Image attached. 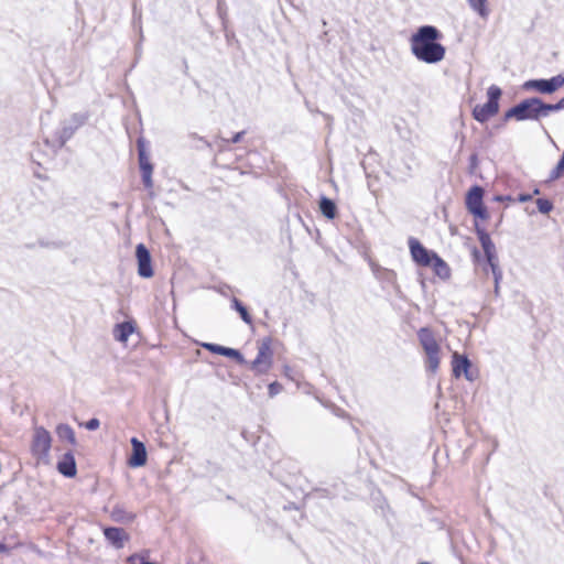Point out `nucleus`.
<instances>
[{"instance_id":"obj_5","label":"nucleus","mask_w":564,"mask_h":564,"mask_svg":"<svg viewBox=\"0 0 564 564\" xmlns=\"http://www.w3.org/2000/svg\"><path fill=\"white\" fill-rule=\"evenodd\" d=\"M272 337L267 336L258 343V354L256 358L248 362V367L256 375H265L273 365Z\"/></svg>"},{"instance_id":"obj_21","label":"nucleus","mask_w":564,"mask_h":564,"mask_svg":"<svg viewBox=\"0 0 564 564\" xmlns=\"http://www.w3.org/2000/svg\"><path fill=\"white\" fill-rule=\"evenodd\" d=\"M318 207L321 214L327 219H334L338 214V208L334 199L322 195L319 197Z\"/></svg>"},{"instance_id":"obj_49","label":"nucleus","mask_w":564,"mask_h":564,"mask_svg":"<svg viewBox=\"0 0 564 564\" xmlns=\"http://www.w3.org/2000/svg\"><path fill=\"white\" fill-rule=\"evenodd\" d=\"M34 176L40 178V180H47V176H44L41 173H35Z\"/></svg>"},{"instance_id":"obj_3","label":"nucleus","mask_w":564,"mask_h":564,"mask_svg":"<svg viewBox=\"0 0 564 564\" xmlns=\"http://www.w3.org/2000/svg\"><path fill=\"white\" fill-rule=\"evenodd\" d=\"M419 341L426 355V371L435 373L440 367L441 347L436 341L433 332L429 327H422L417 332Z\"/></svg>"},{"instance_id":"obj_1","label":"nucleus","mask_w":564,"mask_h":564,"mask_svg":"<svg viewBox=\"0 0 564 564\" xmlns=\"http://www.w3.org/2000/svg\"><path fill=\"white\" fill-rule=\"evenodd\" d=\"M442 32L434 25H421L410 37L411 53L426 64H437L443 61L446 47L440 43Z\"/></svg>"},{"instance_id":"obj_54","label":"nucleus","mask_w":564,"mask_h":564,"mask_svg":"<svg viewBox=\"0 0 564 564\" xmlns=\"http://www.w3.org/2000/svg\"><path fill=\"white\" fill-rule=\"evenodd\" d=\"M501 221H502V218H499V220H497L496 227H499Z\"/></svg>"},{"instance_id":"obj_42","label":"nucleus","mask_w":564,"mask_h":564,"mask_svg":"<svg viewBox=\"0 0 564 564\" xmlns=\"http://www.w3.org/2000/svg\"><path fill=\"white\" fill-rule=\"evenodd\" d=\"M496 202H511L513 198L510 195H496L494 197Z\"/></svg>"},{"instance_id":"obj_31","label":"nucleus","mask_w":564,"mask_h":564,"mask_svg":"<svg viewBox=\"0 0 564 564\" xmlns=\"http://www.w3.org/2000/svg\"><path fill=\"white\" fill-rule=\"evenodd\" d=\"M200 346L212 354L223 356L226 346L214 344V343H202Z\"/></svg>"},{"instance_id":"obj_44","label":"nucleus","mask_w":564,"mask_h":564,"mask_svg":"<svg viewBox=\"0 0 564 564\" xmlns=\"http://www.w3.org/2000/svg\"><path fill=\"white\" fill-rule=\"evenodd\" d=\"M138 557H139V554H137V553L135 554H131V555H129L127 557V562L128 563H134Z\"/></svg>"},{"instance_id":"obj_8","label":"nucleus","mask_w":564,"mask_h":564,"mask_svg":"<svg viewBox=\"0 0 564 564\" xmlns=\"http://www.w3.org/2000/svg\"><path fill=\"white\" fill-rule=\"evenodd\" d=\"M51 447V433L44 426H35L31 442L32 455L39 460H45L48 457Z\"/></svg>"},{"instance_id":"obj_29","label":"nucleus","mask_w":564,"mask_h":564,"mask_svg":"<svg viewBox=\"0 0 564 564\" xmlns=\"http://www.w3.org/2000/svg\"><path fill=\"white\" fill-rule=\"evenodd\" d=\"M535 203L538 210L543 215H547L554 208L553 202L549 198H538Z\"/></svg>"},{"instance_id":"obj_57","label":"nucleus","mask_w":564,"mask_h":564,"mask_svg":"<svg viewBox=\"0 0 564 564\" xmlns=\"http://www.w3.org/2000/svg\"><path fill=\"white\" fill-rule=\"evenodd\" d=\"M290 370H291V368L286 366L285 367V372H289Z\"/></svg>"},{"instance_id":"obj_10","label":"nucleus","mask_w":564,"mask_h":564,"mask_svg":"<svg viewBox=\"0 0 564 564\" xmlns=\"http://www.w3.org/2000/svg\"><path fill=\"white\" fill-rule=\"evenodd\" d=\"M411 258L413 262L420 267H426L431 264V260L435 256L434 250L427 249L419 239L410 237L408 240Z\"/></svg>"},{"instance_id":"obj_48","label":"nucleus","mask_w":564,"mask_h":564,"mask_svg":"<svg viewBox=\"0 0 564 564\" xmlns=\"http://www.w3.org/2000/svg\"><path fill=\"white\" fill-rule=\"evenodd\" d=\"M140 564H158V563L142 558Z\"/></svg>"},{"instance_id":"obj_6","label":"nucleus","mask_w":564,"mask_h":564,"mask_svg":"<svg viewBox=\"0 0 564 564\" xmlns=\"http://www.w3.org/2000/svg\"><path fill=\"white\" fill-rule=\"evenodd\" d=\"M484 188L478 184L470 186L466 193L465 206L475 219L487 220L489 218L488 208L484 203Z\"/></svg>"},{"instance_id":"obj_51","label":"nucleus","mask_w":564,"mask_h":564,"mask_svg":"<svg viewBox=\"0 0 564 564\" xmlns=\"http://www.w3.org/2000/svg\"><path fill=\"white\" fill-rule=\"evenodd\" d=\"M539 194H540V189L538 187H535L531 195L533 196V195H539Z\"/></svg>"},{"instance_id":"obj_26","label":"nucleus","mask_w":564,"mask_h":564,"mask_svg":"<svg viewBox=\"0 0 564 564\" xmlns=\"http://www.w3.org/2000/svg\"><path fill=\"white\" fill-rule=\"evenodd\" d=\"M224 357L230 358L235 360L239 365H247L248 361L246 360L245 356L241 354L239 349L226 347L224 350Z\"/></svg>"},{"instance_id":"obj_18","label":"nucleus","mask_w":564,"mask_h":564,"mask_svg":"<svg viewBox=\"0 0 564 564\" xmlns=\"http://www.w3.org/2000/svg\"><path fill=\"white\" fill-rule=\"evenodd\" d=\"M134 330L135 323L133 321H123L115 325L112 335L117 341L126 343Z\"/></svg>"},{"instance_id":"obj_32","label":"nucleus","mask_w":564,"mask_h":564,"mask_svg":"<svg viewBox=\"0 0 564 564\" xmlns=\"http://www.w3.org/2000/svg\"><path fill=\"white\" fill-rule=\"evenodd\" d=\"M510 119H516L517 121H521L520 120V112H519V108H518L517 104L514 106H512L511 108H509L503 113V118H502L503 122H507Z\"/></svg>"},{"instance_id":"obj_35","label":"nucleus","mask_w":564,"mask_h":564,"mask_svg":"<svg viewBox=\"0 0 564 564\" xmlns=\"http://www.w3.org/2000/svg\"><path fill=\"white\" fill-rule=\"evenodd\" d=\"M282 389H283V387L280 382L273 381V382L269 383V386H268V394L270 398H273L276 394H279L282 391Z\"/></svg>"},{"instance_id":"obj_40","label":"nucleus","mask_w":564,"mask_h":564,"mask_svg":"<svg viewBox=\"0 0 564 564\" xmlns=\"http://www.w3.org/2000/svg\"><path fill=\"white\" fill-rule=\"evenodd\" d=\"M487 267H488V268H484V271H485L486 273H488V270H490V271H491L492 276H494V275H497V274L499 275L500 273H502V271H501V269H500V265H499V262H497V263H492V264H488Z\"/></svg>"},{"instance_id":"obj_7","label":"nucleus","mask_w":564,"mask_h":564,"mask_svg":"<svg viewBox=\"0 0 564 564\" xmlns=\"http://www.w3.org/2000/svg\"><path fill=\"white\" fill-rule=\"evenodd\" d=\"M564 86V75L558 74L551 78H532L522 84L525 91H538L543 95H552Z\"/></svg>"},{"instance_id":"obj_28","label":"nucleus","mask_w":564,"mask_h":564,"mask_svg":"<svg viewBox=\"0 0 564 564\" xmlns=\"http://www.w3.org/2000/svg\"><path fill=\"white\" fill-rule=\"evenodd\" d=\"M563 174H564V150H563V153L560 156V160L557 161L556 165L551 171L547 181L549 182L556 181V180L561 178L563 176Z\"/></svg>"},{"instance_id":"obj_50","label":"nucleus","mask_w":564,"mask_h":564,"mask_svg":"<svg viewBox=\"0 0 564 564\" xmlns=\"http://www.w3.org/2000/svg\"><path fill=\"white\" fill-rule=\"evenodd\" d=\"M39 245H40L41 247H44V248H46V247H48V246H50V243H48V242H45V241H43V240H40V241H39Z\"/></svg>"},{"instance_id":"obj_41","label":"nucleus","mask_w":564,"mask_h":564,"mask_svg":"<svg viewBox=\"0 0 564 564\" xmlns=\"http://www.w3.org/2000/svg\"><path fill=\"white\" fill-rule=\"evenodd\" d=\"M531 199H532V195L529 193H520L517 197V200L519 203H527V202H530Z\"/></svg>"},{"instance_id":"obj_38","label":"nucleus","mask_w":564,"mask_h":564,"mask_svg":"<svg viewBox=\"0 0 564 564\" xmlns=\"http://www.w3.org/2000/svg\"><path fill=\"white\" fill-rule=\"evenodd\" d=\"M484 259H485L487 265L499 262L497 250L489 252V254L485 253Z\"/></svg>"},{"instance_id":"obj_53","label":"nucleus","mask_w":564,"mask_h":564,"mask_svg":"<svg viewBox=\"0 0 564 564\" xmlns=\"http://www.w3.org/2000/svg\"><path fill=\"white\" fill-rule=\"evenodd\" d=\"M501 221H502V218H499V220H497L496 227H499Z\"/></svg>"},{"instance_id":"obj_56","label":"nucleus","mask_w":564,"mask_h":564,"mask_svg":"<svg viewBox=\"0 0 564 564\" xmlns=\"http://www.w3.org/2000/svg\"><path fill=\"white\" fill-rule=\"evenodd\" d=\"M501 221H502V218H499V220H497L496 227H499Z\"/></svg>"},{"instance_id":"obj_17","label":"nucleus","mask_w":564,"mask_h":564,"mask_svg":"<svg viewBox=\"0 0 564 564\" xmlns=\"http://www.w3.org/2000/svg\"><path fill=\"white\" fill-rule=\"evenodd\" d=\"M57 471L66 478H73L77 474L75 456L72 452H66L56 464Z\"/></svg>"},{"instance_id":"obj_43","label":"nucleus","mask_w":564,"mask_h":564,"mask_svg":"<svg viewBox=\"0 0 564 564\" xmlns=\"http://www.w3.org/2000/svg\"><path fill=\"white\" fill-rule=\"evenodd\" d=\"M471 256H473L474 261H480L482 259V256H481L480 251L477 249V247H474V249L471 251Z\"/></svg>"},{"instance_id":"obj_22","label":"nucleus","mask_w":564,"mask_h":564,"mask_svg":"<svg viewBox=\"0 0 564 564\" xmlns=\"http://www.w3.org/2000/svg\"><path fill=\"white\" fill-rule=\"evenodd\" d=\"M135 513L127 511L122 505H115L110 511V518L118 523H131L135 519Z\"/></svg>"},{"instance_id":"obj_47","label":"nucleus","mask_w":564,"mask_h":564,"mask_svg":"<svg viewBox=\"0 0 564 564\" xmlns=\"http://www.w3.org/2000/svg\"><path fill=\"white\" fill-rule=\"evenodd\" d=\"M44 142H45V144H46V145L51 147V148L54 150V148H53L54 140H53V141H51L48 138H46V139L44 140Z\"/></svg>"},{"instance_id":"obj_37","label":"nucleus","mask_w":564,"mask_h":564,"mask_svg":"<svg viewBox=\"0 0 564 564\" xmlns=\"http://www.w3.org/2000/svg\"><path fill=\"white\" fill-rule=\"evenodd\" d=\"M246 134V131L242 130V131H239V132H236L230 140H226V139H221L223 142L225 143H239L243 135Z\"/></svg>"},{"instance_id":"obj_27","label":"nucleus","mask_w":564,"mask_h":564,"mask_svg":"<svg viewBox=\"0 0 564 564\" xmlns=\"http://www.w3.org/2000/svg\"><path fill=\"white\" fill-rule=\"evenodd\" d=\"M188 138H191L194 141H196V143L192 145V148H194L196 150L202 151V150H205V149H208V150L213 149V145H212V143L209 141H207L204 137H199L195 132L189 133Z\"/></svg>"},{"instance_id":"obj_46","label":"nucleus","mask_w":564,"mask_h":564,"mask_svg":"<svg viewBox=\"0 0 564 564\" xmlns=\"http://www.w3.org/2000/svg\"><path fill=\"white\" fill-rule=\"evenodd\" d=\"M560 110H564V96L557 101Z\"/></svg>"},{"instance_id":"obj_20","label":"nucleus","mask_w":564,"mask_h":564,"mask_svg":"<svg viewBox=\"0 0 564 564\" xmlns=\"http://www.w3.org/2000/svg\"><path fill=\"white\" fill-rule=\"evenodd\" d=\"M432 268L434 273L442 280H447L451 278V268L447 262L441 258L437 253L431 260V264L427 265Z\"/></svg>"},{"instance_id":"obj_45","label":"nucleus","mask_w":564,"mask_h":564,"mask_svg":"<svg viewBox=\"0 0 564 564\" xmlns=\"http://www.w3.org/2000/svg\"><path fill=\"white\" fill-rule=\"evenodd\" d=\"M8 551H9L8 545L4 543H0V553L8 552Z\"/></svg>"},{"instance_id":"obj_24","label":"nucleus","mask_w":564,"mask_h":564,"mask_svg":"<svg viewBox=\"0 0 564 564\" xmlns=\"http://www.w3.org/2000/svg\"><path fill=\"white\" fill-rule=\"evenodd\" d=\"M56 435L59 440H65L72 445L76 444L74 429L67 423H59L55 429Z\"/></svg>"},{"instance_id":"obj_12","label":"nucleus","mask_w":564,"mask_h":564,"mask_svg":"<svg viewBox=\"0 0 564 564\" xmlns=\"http://www.w3.org/2000/svg\"><path fill=\"white\" fill-rule=\"evenodd\" d=\"M135 259L138 263V274L143 279H150L154 274L152 267V257L144 243H138L135 247Z\"/></svg>"},{"instance_id":"obj_39","label":"nucleus","mask_w":564,"mask_h":564,"mask_svg":"<svg viewBox=\"0 0 564 564\" xmlns=\"http://www.w3.org/2000/svg\"><path fill=\"white\" fill-rule=\"evenodd\" d=\"M494 293H495V296H499L500 295V282L502 280V273H500L499 275H494Z\"/></svg>"},{"instance_id":"obj_9","label":"nucleus","mask_w":564,"mask_h":564,"mask_svg":"<svg viewBox=\"0 0 564 564\" xmlns=\"http://www.w3.org/2000/svg\"><path fill=\"white\" fill-rule=\"evenodd\" d=\"M137 150H138V161L139 169L141 172L142 183L147 189H151L153 187V164L150 161V156L147 149V142L144 138L140 137L137 140Z\"/></svg>"},{"instance_id":"obj_19","label":"nucleus","mask_w":564,"mask_h":564,"mask_svg":"<svg viewBox=\"0 0 564 564\" xmlns=\"http://www.w3.org/2000/svg\"><path fill=\"white\" fill-rule=\"evenodd\" d=\"M474 228L475 234L477 235V238L479 240V243L484 250V254H489V252L495 251L496 246L491 240L489 232L484 227H481L477 221H475Z\"/></svg>"},{"instance_id":"obj_23","label":"nucleus","mask_w":564,"mask_h":564,"mask_svg":"<svg viewBox=\"0 0 564 564\" xmlns=\"http://www.w3.org/2000/svg\"><path fill=\"white\" fill-rule=\"evenodd\" d=\"M230 307L236 311L239 315H240V318L248 325H252V316L251 314L249 313L247 306L239 300L237 299L236 296H234L231 299V304H230Z\"/></svg>"},{"instance_id":"obj_52","label":"nucleus","mask_w":564,"mask_h":564,"mask_svg":"<svg viewBox=\"0 0 564 564\" xmlns=\"http://www.w3.org/2000/svg\"><path fill=\"white\" fill-rule=\"evenodd\" d=\"M184 67H185V70H184V72H185V73H187L188 65H187L186 61H184Z\"/></svg>"},{"instance_id":"obj_14","label":"nucleus","mask_w":564,"mask_h":564,"mask_svg":"<svg viewBox=\"0 0 564 564\" xmlns=\"http://www.w3.org/2000/svg\"><path fill=\"white\" fill-rule=\"evenodd\" d=\"M131 453L128 456L127 464L131 468H139L147 464L148 453L143 442L133 436L130 440Z\"/></svg>"},{"instance_id":"obj_13","label":"nucleus","mask_w":564,"mask_h":564,"mask_svg":"<svg viewBox=\"0 0 564 564\" xmlns=\"http://www.w3.org/2000/svg\"><path fill=\"white\" fill-rule=\"evenodd\" d=\"M520 120L539 121L541 119L540 97H529L518 104Z\"/></svg>"},{"instance_id":"obj_36","label":"nucleus","mask_w":564,"mask_h":564,"mask_svg":"<svg viewBox=\"0 0 564 564\" xmlns=\"http://www.w3.org/2000/svg\"><path fill=\"white\" fill-rule=\"evenodd\" d=\"M84 425L88 431H96L100 426V421L97 417H91Z\"/></svg>"},{"instance_id":"obj_16","label":"nucleus","mask_w":564,"mask_h":564,"mask_svg":"<svg viewBox=\"0 0 564 564\" xmlns=\"http://www.w3.org/2000/svg\"><path fill=\"white\" fill-rule=\"evenodd\" d=\"M102 533L107 542L117 550L122 549L130 539L126 530L119 527H104Z\"/></svg>"},{"instance_id":"obj_25","label":"nucleus","mask_w":564,"mask_h":564,"mask_svg":"<svg viewBox=\"0 0 564 564\" xmlns=\"http://www.w3.org/2000/svg\"><path fill=\"white\" fill-rule=\"evenodd\" d=\"M487 0H468L470 8L480 17L486 19L489 15Z\"/></svg>"},{"instance_id":"obj_33","label":"nucleus","mask_w":564,"mask_h":564,"mask_svg":"<svg viewBox=\"0 0 564 564\" xmlns=\"http://www.w3.org/2000/svg\"><path fill=\"white\" fill-rule=\"evenodd\" d=\"M510 119H516L517 121H521L520 120V112H519V108H518L517 104L514 106H512L511 108H509L503 113V118H502L503 122H507Z\"/></svg>"},{"instance_id":"obj_55","label":"nucleus","mask_w":564,"mask_h":564,"mask_svg":"<svg viewBox=\"0 0 564 564\" xmlns=\"http://www.w3.org/2000/svg\"><path fill=\"white\" fill-rule=\"evenodd\" d=\"M501 221H502V218H499V220H497L496 227H499Z\"/></svg>"},{"instance_id":"obj_2","label":"nucleus","mask_w":564,"mask_h":564,"mask_svg":"<svg viewBox=\"0 0 564 564\" xmlns=\"http://www.w3.org/2000/svg\"><path fill=\"white\" fill-rule=\"evenodd\" d=\"M90 115L88 111L75 112L68 119L61 122V128L55 132V139L53 143L54 152L61 150L68 140L73 138L76 131L83 127L89 119Z\"/></svg>"},{"instance_id":"obj_15","label":"nucleus","mask_w":564,"mask_h":564,"mask_svg":"<svg viewBox=\"0 0 564 564\" xmlns=\"http://www.w3.org/2000/svg\"><path fill=\"white\" fill-rule=\"evenodd\" d=\"M371 269L377 280H379L382 283L391 285L394 289L395 294L398 296H401L402 291L398 283L395 271L375 263L371 264Z\"/></svg>"},{"instance_id":"obj_11","label":"nucleus","mask_w":564,"mask_h":564,"mask_svg":"<svg viewBox=\"0 0 564 564\" xmlns=\"http://www.w3.org/2000/svg\"><path fill=\"white\" fill-rule=\"evenodd\" d=\"M452 373L456 379L462 376L468 381L476 379V375L471 371L470 359L466 355H460L457 351L452 355Z\"/></svg>"},{"instance_id":"obj_4","label":"nucleus","mask_w":564,"mask_h":564,"mask_svg":"<svg viewBox=\"0 0 564 564\" xmlns=\"http://www.w3.org/2000/svg\"><path fill=\"white\" fill-rule=\"evenodd\" d=\"M502 95V89L497 85H491L487 89V101L482 105H476L473 108V118L479 123H485L495 117L500 109L499 100Z\"/></svg>"},{"instance_id":"obj_34","label":"nucleus","mask_w":564,"mask_h":564,"mask_svg":"<svg viewBox=\"0 0 564 564\" xmlns=\"http://www.w3.org/2000/svg\"><path fill=\"white\" fill-rule=\"evenodd\" d=\"M479 165L478 154L471 153L468 159V172L469 174H474Z\"/></svg>"},{"instance_id":"obj_30","label":"nucleus","mask_w":564,"mask_h":564,"mask_svg":"<svg viewBox=\"0 0 564 564\" xmlns=\"http://www.w3.org/2000/svg\"><path fill=\"white\" fill-rule=\"evenodd\" d=\"M540 110H541V118L547 117L551 112L561 111L557 102L555 104H547L544 102L542 98H540Z\"/></svg>"}]
</instances>
